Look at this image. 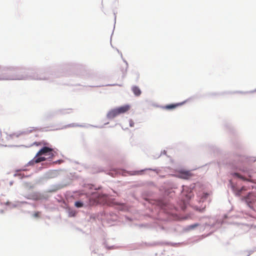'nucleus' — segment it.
Listing matches in <instances>:
<instances>
[{
    "label": "nucleus",
    "mask_w": 256,
    "mask_h": 256,
    "mask_svg": "<svg viewBox=\"0 0 256 256\" xmlns=\"http://www.w3.org/2000/svg\"><path fill=\"white\" fill-rule=\"evenodd\" d=\"M52 148L44 146L38 152L34 158L29 162V164L33 165L46 160V158L44 156H42V155L48 156L49 158H52L54 156L52 152Z\"/></svg>",
    "instance_id": "f257e3e1"
},
{
    "label": "nucleus",
    "mask_w": 256,
    "mask_h": 256,
    "mask_svg": "<svg viewBox=\"0 0 256 256\" xmlns=\"http://www.w3.org/2000/svg\"><path fill=\"white\" fill-rule=\"evenodd\" d=\"M130 109V106L128 104L124 105L110 110L107 114L108 118H113L119 114L126 113Z\"/></svg>",
    "instance_id": "f03ea898"
},
{
    "label": "nucleus",
    "mask_w": 256,
    "mask_h": 256,
    "mask_svg": "<svg viewBox=\"0 0 256 256\" xmlns=\"http://www.w3.org/2000/svg\"><path fill=\"white\" fill-rule=\"evenodd\" d=\"M192 176V174L189 170H181L178 172V177L182 179H188Z\"/></svg>",
    "instance_id": "7ed1b4c3"
},
{
    "label": "nucleus",
    "mask_w": 256,
    "mask_h": 256,
    "mask_svg": "<svg viewBox=\"0 0 256 256\" xmlns=\"http://www.w3.org/2000/svg\"><path fill=\"white\" fill-rule=\"evenodd\" d=\"M184 104V102H179L176 104H170L166 105L163 107L164 109L166 110H172L176 108L177 107L182 105Z\"/></svg>",
    "instance_id": "20e7f679"
},
{
    "label": "nucleus",
    "mask_w": 256,
    "mask_h": 256,
    "mask_svg": "<svg viewBox=\"0 0 256 256\" xmlns=\"http://www.w3.org/2000/svg\"><path fill=\"white\" fill-rule=\"evenodd\" d=\"M132 91L136 96H140L142 93L140 88L137 86H134L132 88Z\"/></svg>",
    "instance_id": "39448f33"
},
{
    "label": "nucleus",
    "mask_w": 256,
    "mask_h": 256,
    "mask_svg": "<svg viewBox=\"0 0 256 256\" xmlns=\"http://www.w3.org/2000/svg\"><path fill=\"white\" fill-rule=\"evenodd\" d=\"M210 194L208 192H203L201 195L200 196V200L202 202L206 200L210 196Z\"/></svg>",
    "instance_id": "423d86ee"
},
{
    "label": "nucleus",
    "mask_w": 256,
    "mask_h": 256,
    "mask_svg": "<svg viewBox=\"0 0 256 256\" xmlns=\"http://www.w3.org/2000/svg\"><path fill=\"white\" fill-rule=\"evenodd\" d=\"M232 174H233V176H236L238 177V178H240L243 180H248V181L251 182H252V180H250V179H246V178L244 177L243 176H241L238 173L235 172V173H234Z\"/></svg>",
    "instance_id": "0eeeda50"
},
{
    "label": "nucleus",
    "mask_w": 256,
    "mask_h": 256,
    "mask_svg": "<svg viewBox=\"0 0 256 256\" xmlns=\"http://www.w3.org/2000/svg\"><path fill=\"white\" fill-rule=\"evenodd\" d=\"M74 206L76 208H82L84 206V204L82 202L77 201L74 202Z\"/></svg>",
    "instance_id": "6e6552de"
},
{
    "label": "nucleus",
    "mask_w": 256,
    "mask_h": 256,
    "mask_svg": "<svg viewBox=\"0 0 256 256\" xmlns=\"http://www.w3.org/2000/svg\"><path fill=\"white\" fill-rule=\"evenodd\" d=\"M246 190L244 187H242L240 189V190H234V192L236 193V194L238 196H240V194H241V192L242 190Z\"/></svg>",
    "instance_id": "1a4fd4ad"
},
{
    "label": "nucleus",
    "mask_w": 256,
    "mask_h": 256,
    "mask_svg": "<svg viewBox=\"0 0 256 256\" xmlns=\"http://www.w3.org/2000/svg\"><path fill=\"white\" fill-rule=\"evenodd\" d=\"M198 226V224H192V225H190L189 226V228L190 229H194V228H196V226Z\"/></svg>",
    "instance_id": "9d476101"
},
{
    "label": "nucleus",
    "mask_w": 256,
    "mask_h": 256,
    "mask_svg": "<svg viewBox=\"0 0 256 256\" xmlns=\"http://www.w3.org/2000/svg\"><path fill=\"white\" fill-rule=\"evenodd\" d=\"M129 124H130V126H131V127H132L134 126V122H133L132 120H129Z\"/></svg>",
    "instance_id": "9b49d317"
},
{
    "label": "nucleus",
    "mask_w": 256,
    "mask_h": 256,
    "mask_svg": "<svg viewBox=\"0 0 256 256\" xmlns=\"http://www.w3.org/2000/svg\"><path fill=\"white\" fill-rule=\"evenodd\" d=\"M248 162H255L256 158H252L250 159H249L248 160Z\"/></svg>",
    "instance_id": "f8f14e48"
},
{
    "label": "nucleus",
    "mask_w": 256,
    "mask_h": 256,
    "mask_svg": "<svg viewBox=\"0 0 256 256\" xmlns=\"http://www.w3.org/2000/svg\"><path fill=\"white\" fill-rule=\"evenodd\" d=\"M239 170L242 172H247V170L246 169H244V168H240Z\"/></svg>",
    "instance_id": "ddd939ff"
},
{
    "label": "nucleus",
    "mask_w": 256,
    "mask_h": 256,
    "mask_svg": "<svg viewBox=\"0 0 256 256\" xmlns=\"http://www.w3.org/2000/svg\"><path fill=\"white\" fill-rule=\"evenodd\" d=\"M34 216H38V213L37 212V213L35 214Z\"/></svg>",
    "instance_id": "4468645a"
},
{
    "label": "nucleus",
    "mask_w": 256,
    "mask_h": 256,
    "mask_svg": "<svg viewBox=\"0 0 256 256\" xmlns=\"http://www.w3.org/2000/svg\"><path fill=\"white\" fill-rule=\"evenodd\" d=\"M100 202V203H102V202H103V203H104V202Z\"/></svg>",
    "instance_id": "2eb2a0df"
}]
</instances>
